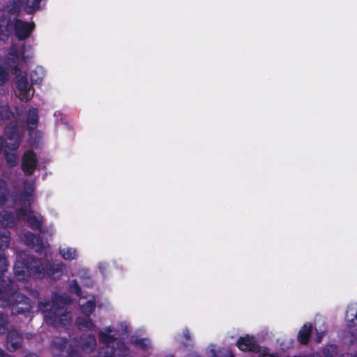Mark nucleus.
I'll return each mask as SVG.
<instances>
[{
    "instance_id": "f704fd0d",
    "label": "nucleus",
    "mask_w": 357,
    "mask_h": 357,
    "mask_svg": "<svg viewBox=\"0 0 357 357\" xmlns=\"http://www.w3.org/2000/svg\"><path fill=\"white\" fill-rule=\"evenodd\" d=\"M33 190L32 184H27L24 186V190L21 194L26 197H33Z\"/></svg>"
},
{
    "instance_id": "2f4dec72",
    "label": "nucleus",
    "mask_w": 357,
    "mask_h": 357,
    "mask_svg": "<svg viewBox=\"0 0 357 357\" xmlns=\"http://www.w3.org/2000/svg\"><path fill=\"white\" fill-rule=\"evenodd\" d=\"M20 204L23 206L31 207L33 202V197H26V195H20Z\"/></svg>"
},
{
    "instance_id": "a18cd8bd",
    "label": "nucleus",
    "mask_w": 357,
    "mask_h": 357,
    "mask_svg": "<svg viewBox=\"0 0 357 357\" xmlns=\"http://www.w3.org/2000/svg\"><path fill=\"white\" fill-rule=\"evenodd\" d=\"M24 357H38V356L34 354H29L26 355Z\"/></svg>"
},
{
    "instance_id": "4468645a",
    "label": "nucleus",
    "mask_w": 357,
    "mask_h": 357,
    "mask_svg": "<svg viewBox=\"0 0 357 357\" xmlns=\"http://www.w3.org/2000/svg\"><path fill=\"white\" fill-rule=\"evenodd\" d=\"M26 220L32 229L38 230L39 231H42L44 219L40 214L30 210L28 213V217L26 218Z\"/></svg>"
},
{
    "instance_id": "1a4fd4ad",
    "label": "nucleus",
    "mask_w": 357,
    "mask_h": 357,
    "mask_svg": "<svg viewBox=\"0 0 357 357\" xmlns=\"http://www.w3.org/2000/svg\"><path fill=\"white\" fill-rule=\"evenodd\" d=\"M238 348L243 351L259 352V346L253 335L240 337L236 342Z\"/></svg>"
},
{
    "instance_id": "2eb2a0df",
    "label": "nucleus",
    "mask_w": 357,
    "mask_h": 357,
    "mask_svg": "<svg viewBox=\"0 0 357 357\" xmlns=\"http://www.w3.org/2000/svg\"><path fill=\"white\" fill-rule=\"evenodd\" d=\"M313 331V326L310 322L305 323L300 329L297 340L298 342L303 345L309 343L312 333Z\"/></svg>"
},
{
    "instance_id": "cd10ccee",
    "label": "nucleus",
    "mask_w": 357,
    "mask_h": 357,
    "mask_svg": "<svg viewBox=\"0 0 357 357\" xmlns=\"http://www.w3.org/2000/svg\"><path fill=\"white\" fill-rule=\"evenodd\" d=\"M214 357H234L231 350L226 348H221L214 354Z\"/></svg>"
},
{
    "instance_id": "bb28decb",
    "label": "nucleus",
    "mask_w": 357,
    "mask_h": 357,
    "mask_svg": "<svg viewBox=\"0 0 357 357\" xmlns=\"http://www.w3.org/2000/svg\"><path fill=\"white\" fill-rule=\"evenodd\" d=\"M8 317L3 312H0V335L5 334L8 331Z\"/></svg>"
},
{
    "instance_id": "393cba45",
    "label": "nucleus",
    "mask_w": 357,
    "mask_h": 357,
    "mask_svg": "<svg viewBox=\"0 0 357 357\" xmlns=\"http://www.w3.org/2000/svg\"><path fill=\"white\" fill-rule=\"evenodd\" d=\"M60 254L66 260H73L76 258V250L72 248L60 249Z\"/></svg>"
},
{
    "instance_id": "7ed1b4c3",
    "label": "nucleus",
    "mask_w": 357,
    "mask_h": 357,
    "mask_svg": "<svg viewBox=\"0 0 357 357\" xmlns=\"http://www.w3.org/2000/svg\"><path fill=\"white\" fill-rule=\"evenodd\" d=\"M69 300L67 296L56 294L52 301H38V310L43 314L47 324L58 329L70 324L71 317L63 307Z\"/></svg>"
},
{
    "instance_id": "c85d7f7f",
    "label": "nucleus",
    "mask_w": 357,
    "mask_h": 357,
    "mask_svg": "<svg viewBox=\"0 0 357 357\" xmlns=\"http://www.w3.org/2000/svg\"><path fill=\"white\" fill-rule=\"evenodd\" d=\"M70 291L80 296L82 294L81 287L76 280H72L70 284Z\"/></svg>"
},
{
    "instance_id": "39448f33",
    "label": "nucleus",
    "mask_w": 357,
    "mask_h": 357,
    "mask_svg": "<svg viewBox=\"0 0 357 357\" xmlns=\"http://www.w3.org/2000/svg\"><path fill=\"white\" fill-rule=\"evenodd\" d=\"M34 29V22H25L18 18L14 19L13 32L16 38L20 41L29 38Z\"/></svg>"
},
{
    "instance_id": "0eeeda50",
    "label": "nucleus",
    "mask_w": 357,
    "mask_h": 357,
    "mask_svg": "<svg viewBox=\"0 0 357 357\" xmlns=\"http://www.w3.org/2000/svg\"><path fill=\"white\" fill-rule=\"evenodd\" d=\"M16 88L19 91V98L21 100L27 102L32 98L34 89L29 85L26 76H22L17 79Z\"/></svg>"
},
{
    "instance_id": "58836bf2",
    "label": "nucleus",
    "mask_w": 357,
    "mask_h": 357,
    "mask_svg": "<svg viewBox=\"0 0 357 357\" xmlns=\"http://www.w3.org/2000/svg\"><path fill=\"white\" fill-rule=\"evenodd\" d=\"M260 357H279L278 355H275L273 354H268L266 351H264L261 355Z\"/></svg>"
},
{
    "instance_id": "9b49d317",
    "label": "nucleus",
    "mask_w": 357,
    "mask_h": 357,
    "mask_svg": "<svg viewBox=\"0 0 357 357\" xmlns=\"http://www.w3.org/2000/svg\"><path fill=\"white\" fill-rule=\"evenodd\" d=\"M23 336L16 330H10L6 335V349L14 352L20 349L23 343Z\"/></svg>"
},
{
    "instance_id": "6e6552de",
    "label": "nucleus",
    "mask_w": 357,
    "mask_h": 357,
    "mask_svg": "<svg viewBox=\"0 0 357 357\" xmlns=\"http://www.w3.org/2000/svg\"><path fill=\"white\" fill-rule=\"evenodd\" d=\"M38 165V159L33 151H26L22 159V169L27 175H31Z\"/></svg>"
},
{
    "instance_id": "e433bc0d",
    "label": "nucleus",
    "mask_w": 357,
    "mask_h": 357,
    "mask_svg": "<svg viewBox=\"0 0 357 357\" xmlns=\"http://www.w3.org/2000/svg\"><path fill=\"white\" fill-rule=\"evenodd\" d=\"M315 331L317 333L316 342H320L325 334L326 328L323 331H319L317 327H315Z\"/></svg>"
},
{
    "instance_id": "9d476101",
    "label": "nucleus",
    "mask_w": 357,
    "mask_h": 357,
    "mask_svg": "<svg viewBox=\"0 0 357 357\" xmlns=\"http://www.w3.org/2000/svg\"><path fill=\"white\" fill-rule=\"evenodd\" d=\"M24 242L28 247L40 255L45 250V245L40 236L36 235L31 231L24 234Z\"/></svg>"
},
{
    "instance_id": "20e7f679",
    "label": "nucleus",
    "mask_w": 357,
    "mask_h": 357,
    "mask_svg": "<svg viewBox=\"0 0 357 357\" xmlns=\"http://www.w3.org/2000/svg\"><path fill=\"white\" fill-rule=\"evenodd\" d=\"M99 340L106 349V357H128L130 354V349L126 343L119 340L114 335L100 332L98 333Z\"/></svg>"
},
{
    "instance_id": "37998d69",
    "label": "nucleus",
    "mask_w": 357,
    "mask_h": 357,
    "mask_svg": "<svg viewBox=\"0 0 357 357\" xmlns=\"http://www.w3.org/2000/svg\"><path fill=\"white\" fill-rule=\"evenodd\" d=\"M188 357H201L197 353H191L188 355Z\"/></svg>"
},
{
    "instance_id": "f03ea898",
    "label": "nucleus",
    "mask_w": 357,
    "mask_h": 357,
    "mask_svg": "<svg viewBox=\"0 0 357 357\" xmlns=\"http://www.w3.org/2000/svg\"><path fill=\"white\" fill-rule=\"evenodd\" d=\"M8 266L7 259L0 255V307H8L14 315L26 316L33 307L31 301L29 297L19 292L18 284L13 279H4Z\"/></svg>"
},
{
    "instance_id": "4be33fe9",
    "label": "nucleus",
    "mask_w": 357,
    "mask_h": 357,
    "mask_svg": "<svg viewBox=\"0 0 357 357\" xmlns=\"http://www.w3.org/2000/svg\"><path fill=\"white\" fill-rule=\"evenodd\" d=\"M42 0H26L24 11L26 14H33L36 10L40 8V2Z\"/></svg>"
},
{
    "instance_id": "c9c22d12",
    "label": "nucleus",
    "mask_w": 357,
    "mask_h": 357,
    "mask_svg": "<svg viewBox=\"0 0 357 357\" xmlns=\"http://www.w3.org/2000/svg\"><path fill=\"white\" fill-rule=\"evenodd\" d=\"M36 75V72L32 71L30 74V78H31V81L33 84H38L42 82L43 78L40 77H35Z\"/></svg>"
},
{
    "instance_id": "72a5a7b5",
    "label": "nucleus",
    "mask_w": 357,
    "mask_h": 357,
    "mask_svg": "<svg viewBox=\"0 0 357 357\" xmlns=\"http://www.w3.org/2000/svg\"><path fill=\"white\" fill-rule=\"evenodd\" d=\"M6 161L10 167H15L17 165V157L15 154H6Z\"/></svg>"
},
{
    "instance_id": "dca6fc26",
    "label": "nucleus",
    "mask_w": 357,
    "mask_h": 357,
    "mask_svg": "<svg viewBox=\"0 0 357 357\" xmlns=\"http://www.w3.org/2000/svg\"><path fill=\"white\" fill-rule=\"evenodd\" d=\"M15 215L11 211H3L0 212L1 227H12L15 225Z\"/></svg>"
},
{
    "instance_id": "aec40b11",
    "label": "nucleus",
    "mask_w": 357,
    "mask_h": 357,
    "mask_svg": "<svg viewBox=\"0 0 357 357\" xmlns=\"http://www.w3.org/2000/svg\"><path fill=\"white\" fill-rule=\"evenodd\" d=\"M130 342L132 344H134L136 347L144 351H147L151 347L150 341L147 338L132 337L130 339Z\"/></svg>"
},
{
    "instance_id": "7c9ffc66",
    "label": "nucleus",
    "mask_w": 357,
    "mask_h": 357,
    "mask_svg": "<svg viewBox=\"0 0 357 357\" xmlns=\"http://www.w3.org/2000/svg\"><path fill=\"white\" fill-rule=\"evenodd\" d=\"M0 116L2 119H16L13 112L10 109L9 107L5 108L0 112Z\"/></svg>"
},
{
    "instance_id": "412c9836",
    "label": "nucleus",
    "mask_w": 357,
    "mask_h": 357,
    "mask_svg": "<svg viewBox=\"0 0 357 357\" xmlns=\"http://www.w3.org/2000/svg\"><path fill=\"white\" fill-rule=\"evenodd\" d=\"M68 344V339L56 337L52 340L51 347L52 349L59 351H63L66 349Z\"/></svg>"
},
{
    "instance_id": "49530a36",
    "label": "nucleus",
    "mask_w": 357,
    "mask_h": 357,
    "mask_svg": "<svg viewBox=\"0 0 357 357\" xmlns=\"http://www.w3.org/2000/svg\"><path fill=\"white\" fill-rule=\"evenodd\" d=\"M338 357H344V356L343 354H342L341 356H340Z\"/></svg>"
},
{
    "instance_id": "a878e982",
    "label": "nucleus",
    "mask_w": 357,
    "mask_h": 357,
    "mask_svg": "<svg viewBox=\"0 0 357 357\" xmlns=\"http://www.w3.org/2000/svg\"><path fill=\"white\" fill-rule=\"evenodd\" d=\"M96 304L93 301H89L81 306L82 313L86 317H90V315L94 312Z\"/></svg>"
},
{
    "instance_id": "4c0bfd02",
    "label": "nucleus",
    "mask_w": 357,
    "mask_h": 357,
    "mask_svg": "<svg viewBox=\"0 0 357 357\" xmlns=\"http://www.w3.org/2000/svg\"><path fill=\"white\" fill-rule=\"evenodd\" d=\"M183 337L185 338V340L189 342H191V336H190V331L188 328H185L183 330Z\"/></svg>"
},
{
    "instance_id": "c756f323",
    "label": "nucleus",
    "mask_w": 357,
    "mask_h": 357,
    "mask_svg": "<svg viewBox=\"0 0 357 357\" xmlns=\"http://www.w3.org/2000/svg\"><path fill=\"white\" fill-rule=\"evenodd\" d=\"M9 77V73L8 70L0 64V86L3 85Z\"/></svg>"
},
{
    "instance_id": "a211bd4d",
    "label": "nucleus",
    "mask_w": 357,
    "mask_h": 357,
    "mask_svg": "<svg viewBox=\"0 0 357 357\" xmlns=\"http://www.w3.org/2000/svg\"><path fill=\"white\" fill-rule=\"evenodd\" d=\"M10 231L6 227H0V250L8 248L10 243Z\"/></svg>"
},
{
    "instance_id": "79ce46f5",
    "label": "nucleus",
    "mask_w": 357,
    "mask_h": 357,
    "mask_svg": "<svg viewBox=\"0 0 357 357\" xmlns=\"http://www.w3.org/2000/svg\"><path fill=\"white\" fill-rule=\"evenodd\" d=\"M112 331H113V330H112V327H111V326H109V327H107V328H105V333H109H109H112Z\"/></svg>"
},
{
    "instance_id": "6ab92c4d",
    "label": "nucleus",
    "mask_w": 357,
    "mask_h": 357,
    "mask_svg": "<svg viewBox=\"0 0 357 357\" xmlns=\"http://www.w3.org/2000/svg\"><path fill=\"white\" fill-rule=\"evenodd\" d=\"M9 197V189L7 182L0 178V206H2L6 204Z\"/></svg>"
},
{
    "instance_id": "b1692460",
    "label": "nucleus",
    "mask_w": 357,
    "mask_h": 357,
    "mask_svg": "<svg viewBox=\"0 0 357 357\" xmlns=\"http://www.w3.org/2000/svg\"><path fill=\"white\" fill-rule=\"evenodd\" d=\"M323 354L324 357H337L338 355V347L334 344L327 345L324 349Z\"/></svg>"
},
{
    "instance_id": "a19ab883",
    "label": "nucleus",
    "mask_w": 357,
    "mask_h": 357,
    "mask_svg": "<svg viewBox=\"0 0 357 357\" xmlns=\"http://www.w3.org/2000/svg\"><path fill=\"white\" fill-rule=\"evenodd\" d=\"M32 295L34 297H36L38 300L40 299V298H39L40 294H39V292L38 291H33Z\"/></svg>"
},
{
    "instance_id": "423d86ee",
    "label": "nucleus",
    "mask_w": 357,
    "mask_h": 357,
    "mask_svg": "<svg viewBox=\"0 0 357 357\" xmlns=\"http://www.w3.org/2000/svg\"><path fill=\"white\" fill-rule=\"evenodd\" d=\"M5 135L7 139L12 142H6L7 146L11 151L17 150L20 144V133L17 128V119L11 120L5 128Z\"/></svg>"
},
{
    "instance_id": "ea45409f",
    "label": "nucleus",
    "mask_w": 357,
    "mask_h": 357,
    "mask_svg": "<svg viewBox=\"0 0 357 357\" xmlns=\"http://www.w3.org/2000/svg\"><path fill=\"white\" fill-rule=\"evenodd\" d=\"M4 139L3 137H0V153H1L3 146H4Z\"/></svg>"
},
{
    "instance_id": "f8f14e48",
    "label": "nucleus",
    "mask_w": 357,
    "mask_h": 357,
    "mask_svg": "<svg viewBox=\"0 0 357 357\" xmlns=\"http://www.w3.org/2000/svg\"><path fill=\"white\" fill-rule=\"evenodd\" d=\"M78 345L83 352L91 354L97 346L96 338L93 334H83L78 340Z\"/></svg>"
},
{
    "instance_id": "5701e85b",
    "label": "nucleus",
    "mask_w": 357,
    "mask_h": 357,
    "mask_svg": "<svg viewBox=\"0 0 357 357\" xmlns=\"http://www.w3.org/2000/svg\"><path fill=\"white\" fill-rule=\"evenodd\" d=\"M13 23L10 19H8L6 21V24H0V35H3V36L8 38L13 32Z\"/></svg>"
},
{
    "instance_id": "f3484780",
    "label": "nucleus",
    "mask_w": 357,
    "mask_h": 357,
    "mask_svg": "<svg viewBox=\"0 0 357 357\" xmlns=\"http://www.w3.org/2000/svg\"><path fill=\"white\" fill-rule=\"evenodd\" d=\"M76 324L80 330L94 331L96 328V324L90 317L85 316L83 318L79 317L76 319Z\"/></svg>"
},
{
    "instance_id": "f257e3e1",
    "label": "nucleus",
    "mask_w": 357,
    "mask_h": 357,
    "mask_svg": "<svg viewBox=\"0 0 357 357\" xmlns=\"http://www.w3.org/2000/svg\"><path fill=\"white\" fill-rule=\"evenodd\" d=\"M66 268V265L62 262H47L44 266L40 259L30 255L26 251H21L18 254L13 267L15 276L20 281H28L31 277L41 280L45 276L57 280L63 274Z\"/></svg>"
},
{
    "instance_id": "ddd939ff",
    "label": "nucleus",
    "mask_w": 357,
    "mask_h": 357,
    "mask_svg": "<svg viewBox=\"0 0 357 357\" xmlns=\"http://www.w3.org/2000/svg\"><path fill=\"white\" fill-rule=\"evenodd\" d=\"M38 122V109L36 107L29 109L26 118V124L29 134H31L37 128Z\"/></svg>"
},
{
    "instance_id": "473e14b6",
    "label": "nucleus",
    "mask_w": 357,
    "mask_h": 357,
    "mask_svg": "<svg viewBox=\"0 0 357 357\" xmlns=\"http://www.w3.org/2000/svg\"><path fill=\"white\" fill-rule=\"evenodd\" d=\"M28 213L29 211H27V210L24 207H21L18 208L15 212L16 216L19 220H24L25 218H27Z\"/></svg>"
},
{
    "instance_id": "c03bdc74",
    "label": "nucleus",
    "mask_w": 357,
    "mask_h": 357,
    "mask_svg": "<svg viewBox=\"0 0 357 357\" xmlns=\"http://www.w3.org/2000/svg\"><path fill=\"white\" fill-rule=\"evenodd\" d=\"M0 357H5V352L1 349H0Z\"/></svg>"
},
{
    "instance_id": "de8ad7c7",
    "label": "nucleus",
    "mask_w": 357,
    "mask_h": 357,
    "mask_svg": "<svg viewBox=\"0 0 357 357\" xmlns=\"http://www.w3.org/2000/svg\"><path fill=\"white\" fill-rule=\"evenodd\" d=\"M351 357H357V356H351Z\"/></svg>"
}]
</instances>
